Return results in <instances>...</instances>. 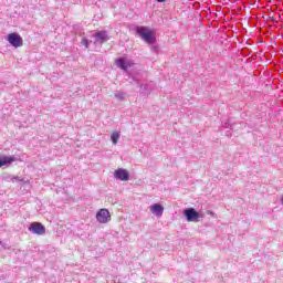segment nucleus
Here are the masks:
<instances>
[{
    "label": "nucleus",
    "mask_w": 283,
    "mask_h": 283,
    "mask_svg": "<svg viewBox=\"0 0 283 283\" xmlns=\"http://www.w3.org/2000/svg\"><path fill=\"white\" fill-rule=\"evenodd\" d=\"M96 219L101 224H107L112 220V214L109 210L103 208L96 213Z\"/></svg>",
    "instance_id": "nucleus-4"
},
{
    "label": "nucleus",
    "mask_w": 283,
    "mask_h": 283,
    "mask_svg": "<svg viewBox=\"0 0 283 283\" xmlns=\"http://www.w3.org/2000/svg\"><path fill=\"white\" fill-rule=\"evenodd\" d=\"M113 145H116L118 143V139L120 138V134L118 132H114L111 136Z\"/></svg>",
    "instance_id": "nucleus-11"
},
{
    "label": "nucleus",
    "mask_w": 283,
    "mask_h": 283,
    "mask_svg": "<svg viewBox=\"0 0 283 283\" xmlns=\"http://www.w3.org/2000/svg\"><path fill=\"white\" fill-rule=\"evenodd\" d=\"M158 3H165L167 0H156Z\"/></svg>",
    "instance_id": "nucleus-13"
},
{
    "label": "nucleus",
    "mask_w": 283,
    "mask_h": 283,
    "mask_svg": "<svg viewBox=\"0 0 283 283\" xmlns=\"http://www.w3.org/2000/svg\"><path fill=\"white\" fill-rule=\"evenodd\" d=\"M82 45H84L85 48H90V42L87 41V39L82 40Z\"/></svg>",
    "instance_id": "nucleus-12"
},
{
    "label": "nucleus",
    "mask_w": 283,
    "mask_h": 283,
    "mask_svg": "<svg viewBox=\"0 0 283 283\" xmlns=\"http://www.w3.org/2000/svg\"><path fill=\"white\" fill-rule=\"evenodd\" d=\"M108 40H109V38L107 36V31H97L95 33L94 43H99L101 45H103V43H105Z\"/></svg>",
    "instance_id": "nucleus-8"
},
{
    "label": "nucleus",
    "mask_w": 283,
    "mask_h": 283,
    "mask_svg": "<svg viewBox=\"0 0 283 283\" xmlns=\"http://www.w3.org/2000/svg\"><path fill=\"white\" fill-rule=\"evenodd\" d=\"M115 63H116L117 67H119V70H124V72H127V70H129V67H132L134 65V63H132L129 61H125V59H123V57L115 60Z\"/></svg>",
    "instance_id": "nucleus-7"
},
{
    "label": "nucleus",
    "mask_w": 283,
    "mask_h": 283,
    "mask_svg": "<svg viewBox=\"0 0 283 283\" xmlns=\"http://www.w3.org/2000/svg\"><path fill=\"white\" fill-rule=\"evenodd\" d=\"M114 176L117 180H122V181L129 180V171H127V169L119 168L115 170Z\"/></svg>",
    "instance_id": "nucleus-6"
},
{
    "label": "nucleus",
    "mask_w": 283,
    "mask_h": 283,
    "mask_svg": "<svg viewBox=\"0 0 283 283\" xmlns=\"http://www.w3.org/2000/svg\"><path fill=\"white\" fill-rule=\"evenodd\" d=\"M29 231L35 235H45V226L41 222H32L29 226Z\"/></svg>",
    "instance_id": "nucleus-5"
},
{
    "label": "nucleus",
    "mask_w": 283,
    "mask_h": 283,
    "mask_svg": "<svg viewBox=\"0 0 283 283\" xmlns=\"http://www.w3.org/2000/svg\"><path fill=\"white\" fill-rule=\"evenodd\" d=\"M184 216L187 218L188 222H199L200 218H202V214L193 208L186 209Z\"/></svg>",
    "instance_id": "nucleus-3"
},
{
    "label": "nucleus",
    "mask_w": 283,
    "mask_h": 283,
    "mask_svg": "<svg viewBox=\"0 0 283 283\" xmlns=\"http://www.w3.org/2000/svg\"><path fill=\"white\" fill-rule=\"evenodd\" d=\"M151 212L156 213L157 216H163V211H165V208L163 206L155 203L150 207Z\"/></svg>",
    "instance_id": "nucleus-10"
},
{
    "label": "nucleus",
    "mask_w": 283,
    "mask_h": 283,
    "mask_svg": "<svg viewBox=\"0 0 283 283\" xmlns=\"http://www.w3.org/2000/svg\"><path fill=\"white\" fill-rule=\"evenodd\" d=\"M7 41H9L10 45L13 48H23V38L17 32L9 33Z\"/></svg>",
    "instance_id": "nucleus-2"
},
{
    "label": "nucleus",
    "mask_w": 283,
    "mask_h": 283,
    "mask_svg": "<svg viewBox=\"0 0 283 283\" xmlns=\"http://www.w3.org/2000/svg\"><path fill=\"white\" fill-rule=\"evenodd\" d=\"M17 160L13 156H2L0 157V168L6 167V165H12Z\"/></svg>",
    "instance_id": "nucleus-9"
},
{
    "label": "nucleus",
    "mask_w": 283,
    "mask_h": 283,
    "mask_svg": "<svg viewBox=\"0 0 283 283\" xmlns=\"http://www.w3.org/2000/svg\"><path fill=\"white\" fill-rule=\"evenodd\" d=\"M137 34H139L140 39L148 43L149 45L154 44V31L147 27H138L136 29Z\"/></svg>",
    "instance_id": "nucleus-1"
}]
</instances>
